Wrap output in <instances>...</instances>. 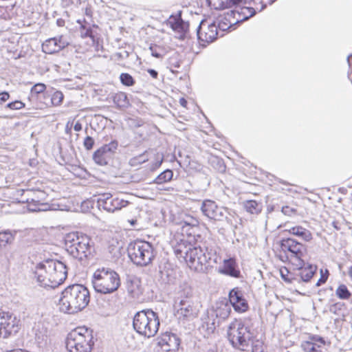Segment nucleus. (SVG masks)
Segmentation results:
<instances>
[{
  "instance_id": "26",
  "label": "nucleus",
  "mask_w": 352,
  "mask_h": 352,
  "mask_svg": "<svg viewBox=\"0 0 352 352\" xmlns=\"http://www.w3.org/2000/svg\"><path fill=\"white\" fill-rule=\"evenodd\" d=\"M167 24L174 31L182 32L184 30V23L180 16L171 15L167 21Z\"/></svg>"
},
{
  "instance_id": "55",
  "label": "nucleus",
  "mask_w": 352,
  "mask_h": 352,
  "mask_svg": "<svg viewBox=\"0 0 352 352\" xmlns=\"http://www.w3.org/2000/svg\"><path fill=\"white\" fill-rule=\"evenodd\" d=\"M73 128L75 131H80L82 129V125L79 120L74 122Z\"/></svg>"
},
{
  "instance_id": "15",
  "label": "nucleus",
  "mask_w": 352,
  "mask_h": 352,
  "mask_svg": "<svg viewBox=\"0 0 352 352\" xmlns=\"http://www.w3.org/2000/svg\"><path fill=\"white\" fill-rule=\"evenodd\" d=\"M180 344L177 336L170 332L163 333L157 342V352H175Z\"/></svg>"
},
{
  "instance_id": "10",
  "label": "nucleus",
  "mask_w": 352,
  "mask_h": 352,
  "mask_svg": "<svg viewBox=\"0 0 352 352\" xmlns=\"http://www.w3.org/2000/svg\"><path fill=\"white\" fill-rule=\"evenodd\" d=\"M128 255L134 264L146 266L154 258V249L152 245L144 241H135L129 243Z\"/></svg>"
},
{
  "instance_id": "60",
  "label": "nucleus",
  "mask_w": 352,
  "mask_h": 352,
  "mask_svg": "<svg viewBox=\"0 0 352 352\" xmlns=\"http://www.w3.org/2000/svg\"><path fill=\"white\" fill-rule=\"evenodd\" d=\"M129 222H130L131 226H134L136 223L137 221L134 220V219H132V220L129 221Z\"/></svg>"
},
{
  "instance_id": "35",
  "label": "nucleus",
  "mask_w": 352,
  "mask_h": 352,
  "mask_svg": "<svg viewBox=\"0 0 352 352\" xmlns=\"http://www.w3.org/2000/svg\"><path fill=\"white\" fill-rule=\"evenodd\" d=\"M336 294L340 299H349L351 296V293L344 285H340L336 289Z\"/></svg>"
},
{
  "instance_id": "28",
  "label": "nucleus",
  "mask_w": 352,
  "mask_h": 352,
  "mask_svg": "<svg viewBox=\"0 0 352 352\" xmlns=\"http://www.w3.org/2000/svg\"><path fill=\"white\" fill-rule=\"evenodd\" d=\"M114 104L120 108L127 107L129 102L127 98V96L124 92H118L113 96Z\"/></svg>"
},
{
  "instance_id": "9",
  "label": "nucleus",
  "mask_w": 352,
  "mask_h": 352,
  "mask_svg": "<svg viewBox=\"0 0 352 352\" xmlns=\"http://www.w3.org/2000/svg\"><path fill=\"white\" fill-rule=\"evenodd\" d=\"M93 331L86 327H78L68 335L66 346L69 352H91L94 345Z\"/></svg>"
},
{
  "instance_id": "2",
  "label": "nucleus",
  "mask_w": 352,
  "mask_h": 352,
  "mask_svg": "<svg viewBox=\"0 0 352 352\" xmlns=\"http://www.w3.org/2000/svg\"><path fill=\"white\" fill-rule=\"evenodd\" d=\"M89 300L88 289L81 284H73L62 292L59 308L64 313L75 314L85 309Z\"/></svg>"
},
{
  "instance_id": "36",
  "label": "nucleus",
  "mask_w": 352,
  "mask_h": 352,
  "mask_svg": "<svg viewBox=\"0 0 352 352\" xmlns=\"http://www.w3.org/2000/svg\"><path fill=\"white\" fill-rule=\"evenodd\" d=\"M120 80L122 85L127 87L133 86L135 82L132 76L128 73H122L120 75Z\"/></svg>"
},
{
  "instance_id": "29",
  "label": "nucleus",
  "mask_w": 352,
  "mask_h": 352,
  "mask_svg": "<svg viewBox=\"0 0 352 352\" xmlns=\"http://www.w3.org/2000/svg\"><path fill=\"white\" fill-rule=\"evenodd\" d=\"M244 208L251 214H258L262 210L261 204L254 200H248L244 202Z\"/></svg>"
},
{
  "instance_id": "23",
  "label": "nucleus",
  "mask_w": 352,
  "mask_h": 352,
  "mask_svg": "<svg viewBox=\"0 0 352 352\" xmlns=\"http://www.w3.org/2000/svg\"><path fill=\"white\" fill-rule=\"evenodd\" d=\"M221 272L223 274L234 278H238L240 276V271L236 269V262L233 258L225 259L223 261V269Z\"/></svg>"
},
{
  "instance_id": "16",
  "label": "nucleus",
  "mask_w": 352,
  "mask_h": 352,
  "mask_svg": "<svg viewBox=\"0 0 352 352\" xmlns=\"http://www.w3.org/2000/svg\"><path fill=\"white\" fill-rule=\"evenodd\" d=\"M99 207L109 212L121 210L129 204V201L118 197L113 198L111 194H104L98 199Z\"/></svg>"
},
{
  "instance_id": "61",
  "label": "nucleus",
  "mask_w": 352,
  "mask_h": 352,
  "mask_svg": "<svg viewBox=\"0 0 352 352\" xmlns=\"http://www.w3.org/2000/svg\"><path fill=\"white\" fill-rule=\"evenodd\" d=\"M335 309H336V305H333V306H332V307L330 308V311H331V312H333V313H336V310H335Z\"/></svg>"
},
{
  "instance_id": "46",
  "label": "nucleus",
  "mask_w": 352,
  "mask_h": 352,
  "mask_svg": "<svg viewBox=\"0 0 352 352\" xmlns=\"http://www.w3.org/2000/svg\"><path fill=\"white\" fill-rule=\"evenodd\" d=\"M309 341L316 342L317 344L320 345V346L325 344V341L323 338L318 336H310Z\"/></svg>"
},
{
  "instance_id": "5",
  "label": "nucleus",
  "mask_w": 352,
  "mask_h": 352,
  "mask_svg": "<svg viewBox=\"0 0 352 352\" xmlns=\"http://www.w3.org/2000/svg\"><path fill=\"white\" fill-rule=\"evenodd\" d=\"M160 324L157 314L151 309L138 311L133 317V327L135 331L148 338L155 336Z\"/></svg>"
},
{
  "instance_id": "39",
  "label": "nucleus",
  "mask_w": 352,
  "mask_h": 352,
  "mask_svg": "<svg viewBox=\"0 0 352 352\" xmlns=\"http://www.w3.org/2000/svg\"><path fill=\"white\" fill-rule=\"evenodd\" d=\"M6 107L12 110H19L25 107V103L20 100H15L8 103Z\"/></svg>"
},
{
  "instance_id": "32",
  "label": "nucleus",
  "mask_w": 352,
  "mask_h": 352,
  "mask_svg": "<svg viewBox=\"0 0 352 352\" xmlns=\"http://www.w3.org/2000/svg\"><path fill=\"white\" fill-rule=\"evenodd\" d=\"M180 287L181 289L179 292V297L178 299L190 300L191 297L192 296V287L186 283L183 284Z\"/></svg>"
},
{
  "instance_id": "52",
  "label": "nucleus",
  "mask_w": 352,
  "mask_h": 352,
  "mask_svg": "<svg viewBox=\"0 0 352 352\" xmlns=\"http://www.w3.org/2000/svg\"><path fill=\"white\" fill-rule=\"evenodd\" d=\"M10 98V94L7 91L0 93V103L7 101Z\"/></svg>"
},
{
  "instance_id": "20",
  "label": "nucleus",
  "mask_w": 352,
  "mask_h": 352,
  "mask_svg": "<svg viewBox=\"0 0 352 352\" xmlns=\"http://www.w3.org/2000/svg\"><path fill=\"white\" fill-rule=\"evenodd\" d=\"M69 44V41L63 36L50 38L42 44V50L46 54H52L60 52Z\"/></svg>"
},
{
  "instance_id": "48",
  "label": "nucleus",
  "mask_w": 352,
  "mask_h": 352,
  "mask_svg": "<svg viewBox=\"0 0 352 352\" xmlns=\"http://www.w3.org/2000/svg\"><path fill=\"white\" fill-rule=\"evenodd\" d=\"M250 348H252V352H263L262 343L258 340L256 341V343L255 344H254L253 342L252 341Z\"/></svg>"
},
{
  "instance_id": "22",
  "label": "nucleus",
  "mask_w": 352,
  "mask_h": 352,
  "mask_svg": "<svg viewBox=\"0 0 352 352\" xmlns=\"http://www.w3.org/2000/svg\"><path fill=\"white\" fill-rule=\"evenodd\" d=\"M285 231L296 236L307 242L310 241L313 238L311 232L309 230L300 226L288 227V228L285 229Z\"/></svg>"
},
{
  "instance_id": "45",
  "label": "nucleus",
  "mask_w": 352,
  "mask_h": 352,
  "mask_svg": "<svg viewBox=\"0 0 352 352\" xmlns=\"http://www.w3.org/2000/svg\"><path fill=\"white\" fill-rule=\"evenodd\" d=\"M320 273H321V276H320V279L318 280V282L316 283L317 287L320 286L322 284H324L328 278L329 272L327 270H325L324 273H323L322 270H321Z\"/></svg>"
},
{
  "instance_id": "6",
  "label": "nucleus",
  "mask_w": 352,
  "mask_h": 352,
  "mask_svg": "<svg viewBox=\"0 0 352 352\" xmlns=\"http://www.w3.org/2000/svg\"><path fill=\"white\" fill-rule=\"evenodd\" d=\"M92 284L95 291L101 294H111L120 285L117 272L110 268H99L93 274Z\"/></svg>"
},
{
  "instance_id": "30",
  "label": "nucleus",
  "mask_w": 352,
  "mask_h": 352,
  "mask_svg": "<svg viewBox=\"0 0 352 352\" xmlns=\"http://www.w3.org/2000/svg\"><path fill=\"white\" fill-rule=\"evenodd\" d=\"M173 176V173L170 169H166L161 173L153 181V183L162 184L170 182Z\"/></svg>"
},
{
  "instance_id": "50",
  "label": "nucleus",
  "mask_w": 352,
  "mask_h": 352,
  "mask_svg": "<svg viewBox=\"0 0 352 352\" xmlns=\"http://www.w3.org/2000/svg\"><path fill=\"white\" fill-rule=\"evenodd\" d=\"M149 49L153 56L158 58H162L163 56V55L160 52H157L156 47L151 46Z\"/></svg>"
},
{
  "instance_id": "54",
  "label": "nucleus",
  "mask_w": 352,
  "mask_h": 352,
  "mask_svg": "<svg viewBox=\"0 0 352 352\" xmlns=\"http://www.w3.org/2000/svg\"><path fill=\"white\" fill-rule=\"evenodd\" d=\"M282 212L285 215H291L294 212V210L289 206H283L282 208Z\"/></svg>"
},
{
  "instance_id": "3",
  "label": "nucleus",
  "mask_w": 352,
  "mask_h": 352,
  "mask_svg": "<svg viewBox=\"0 0 352 352\" xmlns=\"http://www.w3.org/2000/svg\"><path fill=\"white\" fill-rule=\"evenodd\" d=\"M219 260L215 246L212 241L208 240L192 246L186 261L191 269L201 271L204 266L218 263Z\"/></svg>"
},
{
  "instance_id": "47",
  "label": "nucleus",
  "mask_w": 352,
  "mask_h": 352,
  "mask_svg": "<svg viewBox=\"0 0 352 352\" xmlns=\"http://www.w3.org/2000/svg\"><path fill=\"white\" fill-rule=\"evenodd\" d=\"M110 252H113L114 250H119L121 248V245H120L118 239H112V241L110 242L109 246Z\"/></svg>"
},
{
  "instance_id": "64",
  "label": "nucleus",
  "mask_w": 352,
  "mask_h": 352,
  "mask_svg": "<svg viewBox=\"0 0 352 352\" xmlns=\"http://www.w3.org/2000/svg\"><path fill=\"white\" fill-rule=\"evenodd\" d=\"M280 273H281V276H282L283 277H284L285 273H283V272H282V271L280 272Z\"/></svg>"
},
{
  "instance_id": "21",
  "label": "nucleus",
  "mask_w": 352,
  "mask_h": 352,
  "mask_svg": "<svg viewBox=\"0 0 352 352\" xmlns=\"http://www.w3.org/2000/svg\"><path fill=\"white\" fill-rule=\"evenodd\" d=\"M211 8L215 10H223L234 8V10H239L242 8H248L244 5L252 0H207Z\"/></svg>"
},
{
  "instance_id": "63",
  "label": "nucleus",
  "mask_w": 352,
  "mask_h": 352,
  "mask_svg": "<svg viewBox=\"0 0 352 352\" xmlns=\"http://www.w3.org/2000/svg\"><path fill=\"white\" fill-rule=\"evenodd\" d=\"M175 67H179V63L178 62H177L176 63H175Z\"/></svg>"
},
{
  "instance_id": "13",
  "label": "nucleus",
  "mask_w": 352,
  "mask_h": 352,
  "mask_svg": "<svg viewBox=\"0 0 352 352\" xmlns=\"http://www.w3.org/2000/svg\"><path fill=\"white\" fill-rule=\"evenodd\" d=\"M19 320L9 312H0V338H6L19 330Z\"/></svg>"
},
{
  "instance_id": "62",
  "label": "nucleus",
  "mask_w": 352,
  "mask_h": 352,
  "mask_svg": "<svg viewBox=\"0 0 352 352\" xmlns=\"http://www.w3.org/2000/svg\"><path fill=\"white\" fill-rule=\"evenodd\" d=\"M220 168H221V170H224L225 166L223 164H221Z\"/></svg>"
},
{
  "instance_id": "24",
  "label": "nucleus",
  "mask_w": 352,
  "mask_h": 352,
  "mask_svg": "<svg viewBox=\"0 0 352 352\" xmlns=\"http://www.w3.org/2000/svg\"><path fill=\"white\" fill-rule=\"evenodd\" d=\"M180 224L182 225V232H186L188 235H191L197 225V221L191 216L186 215Z\"/></svg>"
},
{
  "instance_id": "33",
  "label": "nucleus",
  "mask_w": 352,
  "mask_h": 352,
  "mask_svg": "<svg viewBox=\"0 0 352 352\" xmlns=\"http://www.w3.org/2000/svg\"><path fill=\"white\" fill-rule=\"evenodd\" d=\"M301 347L305 352H322L320 345L311 341H305L302 343Z\"/></svg>"
},
{
  "instance_id": "1",
  "label": "nucleus",
  "mask_w": 352,
  "mask_h": 352,
  "mask_svg": "<svg viewBox=\"0 0 352 352\" xmlns=\"http://www.w3.org/2000/svg\"><path fill=\"white\" fill-rule=\"evenodd\" d=\"M34 274L41 286L55 288L66 279L67 268L62 261L48 260L36 265Z\"/></svg>"
},
{
  "instance_id": "44",
  "label": "nucleus",
  "mask_w": 352,
  "mask_h": 352,
  "mask_svg": "<svg viewBox=\"0 0 352 352\" xmlns=\"http://www.w3.org/2000/svg\"><path fill=\"white\" fill-rule=\"evenodd\" d=\"M83 145L87 150H91L94 145V140L90 136H87L84 140Z\"/></svg>"
},
{
  "instance_id": "34",
  "label": "nucleus",
  "mask_w": 352,
  "mask_h": 352,
  "mask_svg": "<svg viewBox=\"0 0 352 352\" xmlns=\"http://www.w3.org/2000/svg\"><path fill=\"white\" fill-rule=\"evenodd\" d=\"M13 235L9 231L0 232V248L5 247L13 240Z\"/></svg>"
},
{
  "instance_id": "49",
  "label": "nucleus",
  "mask_w": 352,
  "mask_h": 352,
  "mask_svg": "<svg viewBox=\"0 0 352 352\" xmlns=\"http://www.w3.org/2000/svg\"><path fill=\"white\" fill-rule=\"evenodd\" d=\"M74 121V119L72 120H69L66 123L65 129L66 134H68V135L72 134V129L73 128Z\"/></svg>"
},
{
  "instance_id": "51",
  "label": "nucleus",
  "mask_w": 352,
  "mask_h": 352,
  "mask_svg": "<svg viewBox=\"0 0 352 352\" xmlns=\"http://www.w3.org/2000/svg\"><path fill=\"white\" fill-rule=\"evenodd\" d=\"M162 162H163V157H157L155 162L153 163V164L152 167L151 168V169L152 170H154L158 168L161 166Z\"/></svg>"
},
{
  "instance_id": "40",
  "label": "nucleus",
  "mask_w": 352,
  "mask_h": 352,
  "mask_svg": "<svg viewBox=\"0 0 352 352\" xmlns=\"http://www.w3.org/2000/svg\"><path fill=\"white\" fill-rule=\"evenodd\" d=\"M46 89V86L43 83H37L34 85L31 89L32 94H38L43 93Z\"/></svg>"
},
{
  "instance_id": "11",
  "label": "nucleus",
  "mask_w": 352,
  "mask_h": 352,
  "mask_svg": "<svg viewBox=\"0 0 352 352\" xmlns=\"http://www.w3.org/2000/svg\"><path fill=\"white\" fill-rule=\"evenodd\" d=\"M255 14V10L252 8H242L239 10H232L228 12L221 19L218 23L220 30L226 31L232 26L248 20Z\"/></svg>"
},
{
  "instance_id": "56",
  "label": "nucleus",
  "mask_w": 352,
  "mask_h": 352,
  "mask_svg": "<svg viewBox=\"0 0 352 352\" xmlns=\"http://www.w3.org/2000/svg\"><path fill=\"white\" fill-rule=\"evenodd\" d=\"M137 289H135L133 287H131L129 285H128L127 289L129 293H131L133 295H135L138 293V285H136Z\"/></svg>"
},
{
  "instance_id": "27",
  "label": "nucleus",
  "mask_w": 352,
  "mask_h": 352,
  "mask_svg": "<svg viewBox=\"0 0 352 352\" xmlns=\"http://www.w3.org/2000/svg\"><path fill=\"white\" fill-rule=\"evenodd\" d=\"M305 265L301 268H298L300 270V276L301 279L305 281H309L314 274L316 267L311 265L308 267H304Z\"/></svg>"
},
{
  "instance_id": "58",
  "label": "nucleus",
  "mask_w": 352,
  "mask_h": 352,
  "mask_svg": "<svg viewBox=\"0 0 352 352\" xmlns=\"http://www.w3.org/2000/svg\"><path fill=\"white\" fill-rule=\"evenodd\" d=\"M179 104L182 106L186 107L187 104V101L184 98H182L179 99Z\"/></svg>"
},
{
  "instance_id": "19",
  "label": "nucleus",
  "mask_w": 352,
  "mask_h": 352,
  "mask_svg": "<svg viewBox=\"0 0 352 352\" xmlns=\"http://www.w3.org/2000/svg\"><path fill=\"white\" fill-rule=\"evenodd\" d=\"M229 300L235 311L244 313L249 306L241 290L238 287L232 289L229 293Z\"/></svg>"
},
{
  "instance_id": "25",
  "label": "nucleus",
  "mask_w": 352,
  "mask_h": 352,
  "mask_svg": "<svg viewBox=\"0 0 352 352\" xmlns=\"http://www.w3.org/2000/svg\"><path fill=\"white\" fill-rule=\"evenodd\" d=\"M191 248L190 244H186V241L181 240V242L175 246L174 252L178 258H184L186 261Z\"/></svg>"
},
{
  "instance_id": "57",
  "label": "nucleus",
  "mask_w": 352,
  "mask_h": 352,
  "mask_svg": "<svg viewBox=\"0 0 352 352\" xmlns=\"http://www.w3.org/2000/svg\"><path fill=\"white\" fill-rule=\"evenodd\" d=\"M147 72L153 78H157V77L158 76V73L156 70L153 69H148Z\"/></svg>"
},
{
  "instance_id": "31",
  "label": "nucleus",
  "mask_w": 352,
  "mask_h": 352,
  "mask_svg": "<svg viewBox=\"0 0 352 352\" xmlns=\"http://www.w3.org/2000/svg\"><path fill=\"white\" fill-rule=\"evenodd\" d=\"M28 201V210L30 212H40L47 211L48 210V206L45 204H41L38 201L32 199L31 202Z\"/></svg>"
},
{
  "instance_id": "14",
  "label": "nucleus",
  "mask_w": 352,
  "mask_h": 352,
  "mask_svg": "<svg viewBox=\"0 0 352 352\" xmlns=\"http://www.w3.org/2000/svg\"><path fill=\"white\" fill-rule=\"evenodd\" d=\"M197 37L202 45L213 42L217 36V26L215 23H208L202 20L197 28Z\"/></svg>"
},
{
  "instance_id": "4",
  "label": "nucleus",
  "mask_w": 352,
  "mask_h": 352,
  "mask_svg": "<svg viewBox=\"0 0 352 352\" xmlns=\"http://www.w3.org/2000/svg\"><path fill=\"white\" fill-rule=\"evenodd\" d=\"M65 242L68 254L79 261L88 258L94 250L91 239L82 233H69L65 236Z\"/></svg>"
},
{
  "instance_id": "43",
  "label": "nucleus",
  "mask_w": 352,
  "mask_h": 352,
  "mask_svg": "<svg viewBox=\"0 0 352 352\" xmlns=\"http://www.w3.org/2000/svg\"><path fill=\"white\" fill-rule=\"evenodd\" d=\"M230 311V308L226 305H225L222 308H219L217 311V316H220L223 318H226L229 316Z\"/></svg>"
},
{
  "instance_id": "18",
  "label": "nucleus",
  "mask_w": 352,
  "mask_h": 352,
  "mask_svg": "<svg viewBox=\"0 0 352 352\" xmlns=\"http://www.w3.org/2000/svg\"><path fill=\"white\" fill-rule=\"evenodd\" d=\"M175 307L177 315L187 319L195 318L199 312L197 306L191 300L180 299L178 302H175Z\"/></svg>"
},
{
  "instance_id": "37",
  "label": "nucleus",
  "mask_w": 352,
  "mask_h": 352,
  "mask_svg": "<svg viewBox=\"0 0 352 352\" xmlns=\"http://www.w3.org/2000/svg\"><path fill=\"white\" fill-rule=\"evenodd\" d=\"M63 94L61 91H56L52 96L51 101L54 106H59L63 100Z\"/></svg>"
},
{
  "instance_id": "59",
  "label": "nucleus",
  "mask_w": 352,
  "mask_h": 352,
  "mask_svg": "<svg viewBox=\"0 0 352 352\" xmlns=\"http://www.w3.org/2000/svg\"><path fill=\"white\" fill-rule=\"evenodd\" d=\"M6 352H23V349H12V350L7 351Z\"/></svg>"
},
{
  "instance_id": "38",
  "label": "nucleus",
  "mask_w": 352,
  "mask_h": 352,
  "mask_svg": "<svg viewBox=\"0 0 352 352\" xmlns=\"http://www.w3.org/2000/svg\"><path fill=\"white\" fill-rule=\"evenodd\" d=\"M147 152H145L137 157H135L133 158H132L131 160H130V164L132 165V166H134V165H136L138 164H142L145 162H147L148 160V157L147 156Z\"/></svg>"
},
{
  "instance_id": "42",
  "label": "nucleus",
  "mask_w": 352,
  "mask_h": 352,
  "mask_svg": "<svg viewBox=\"0 0 352 352\" xmlns=\"http://www.w3.org/2000/svg\"><path fill=\"white\" fill-rule=\"evenodd\" d=\"M162 274V278H163L164 281L170 283L174 281L175 277L172 274V271L170 272H168V270H164L161 272Z\"/></svg>"
},
{
  "instance_id": "8",
  "label": "nucleus",
  "mask_w": 352,
  "mask_h": 352,
  "mask_svg": "<svg viewBox=\"0 0 352 352\" xmlns=\"http://www.w3.org/2000/svg\"><path fill=\"white\" fill-rule=\"evenodd\" d=\"M280 259L289 262L297 268H301L305 262L302 259L306 253V247L292 238L283 239L280 242Z\"/></svg>"
},
{
  "instance_id": "12",
  "label": "nucleus",
  "mask_w": 352,
  "mask_h": 352,
  "mask_svg": "<svg viewBox=\"0 0 352 352\" xmlns=\"http://www.w3.org/2000/svg\"><path fill=\"white\" fill-rule=\"evenodd\" d=\"M202 214L211 220L223 221L228 218L229 214L226 208L219 206L215 201L206 199L201 206Z\"/></svg>"
},
{
  "instance_id": "53",
  "label": "nucleus",
  "mask_w": 352,
  "mask_h": 352,
  "mask_svg": "<svg viewBox=\"0 0 352 352\" xmlns=\"http://www.w3.org/2000/svg\"><path fill=\"white\" fill-rule=\"evenodd\" d=\"M216 329V326L214 322H212L210 324L209 322H206V329L208 333H213Z\"/></svg>"
},
{
  "instance_id": "7",
  "label": "nucleus",
  "mask_w": 352,
  "mask_h": 352,
  "mask_svg": "<svg viewBox=\"0 0 352 352\" xmlns=\"http://www.w3.org/2000/svg\"><path fill=\"white\" fill-rule=\"evenodd\" d=\"M228 338L234 348L245 351L251 346L253 333L241 320L235 319L228 327Z\"/></svg>"
},
{
  "instance_id": "17",
  "label": "nucleus",
  "mask_w": 352,
  "mask_h": 352,
  "mask_svg": "<svg viewBox=\"0 0 352 352\" xmlns=\"http://www.w3.org/2000/svg\"><path fill=\"white\" fill-rule=\"evenodd\" d=\"M118 145V142L114 140L98 148L93 155L94 162L100 166L107 164L109 160L117 150Z\"/></svg>"
},
{
  "instance_id": "41",
  "label": "nucleus",
  "mask_w": 352,
  "mask_h": 352,
  "mask_svg": "<svg viewBox=\"0 0 352 352\" xmlns=\"http://www.w3.org/2000/svg\"><path fill=\"white\" fill-rule=\"evenodd\" d=\"M80 32L82 38L94 37L92 35V30L90 27L87 28L85 25H82Z\"/></svg>"
}]
</instances>
